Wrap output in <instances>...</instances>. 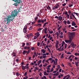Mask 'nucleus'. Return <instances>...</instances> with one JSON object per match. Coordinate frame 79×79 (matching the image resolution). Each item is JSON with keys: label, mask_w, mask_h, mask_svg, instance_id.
Wrapping results in <instances>:
<instances>
[{"label": "nucleus", "mask_w": 79, "mask_h": 79, "mask_svg": "<svg viewBox=\"0 0 79 79\" xmlns=\"http://www.w3.org/2000/svg\"><path fill=\"white\" fill-rule=\"evenodd\" d=\"M14 19L15 18L11 15H9L5 19H6V21H7V24H8V23H10L11 21H13L14 20Z\"/></svg>", "instance_id": "1"}, {"label": "nucleus", "mask_w": 79, "mask_h": 79, "mask_svg": "<svg viewBox=\"0 0 79 79\" xmlns=\"http://www.w3.org/2000/svg\"><path fill=\"white\" fill-rule=\"evenodd\" d=\"M20 11V10H19V9H18V11H17V10L15 9L14 10L13 12H12L11 15L15 18V17L17 16V15H18Z\"/></svg>", "instance_id": "2"}, {"label": "nucleus", "mask_w": 79, "mask_h": 79, "mask_svg": "<svg viewBox=\"0 0 79 79\" xmlns=\"http://www.w3.org/2000/svg\"><path fill=\"white\" fill-rule=\"evenodd\" d=\"M12 1H14L15 2H16L15 3V6H17L18 5H19V4L21 2V0H12Z\"/></svg>", "instance_id": "3"}, {"label": "nucleus", "mask_w": 79, "mask_h": 79, "mask_svg": "<svg viewBox=\"0 0 79 79\" xmlns=\"http://www.w3.org/2000/svg\"><path fill=\"white\" fill-rule=\"evenodd\" d=\"M75 33H74L72 32H69V38H71V40H72L73 39V37L74 35H75Z\"/></svg>", "instance_id": "4"}, {"label": "nucleus", "mask_w": 79, "mask_h": 79, "mask_svg": "<svg viewBox=\"0 0 79 79\" xmlns=\"http://www.w3.org/2000/svg\"><path fill=\"white\" fill-rule=\"evenodd\" d=\"M69 40H65V42H66V43H68L69 44H71V42H72V40H71V38H69Z\"/></svg>", "instance_id": "5"}, {"label": "nucleus", "mask_w": 79, "mask_h": 79, "mask_svg": "<svg viewBox=\"0 0 79 79\" xmlns=\"http://www.w3.org/2000/svg\"><path fill=\"white\" fill-rule=\"evenodd\" d=\"M27 27H24L23 29V32L24 33H26L27 32Z\"/></svg>", "instance_id": "6"}, {"label": "nucleus", "mask_w": 79, "mask_h": 79, "mask_svg": "<svg viewBox=\"0 0 79 79\" xmlns=\"http://www.w3.org/2000/svg\"><path fill=\"white\" fill-rule=\"evenodd\" d=\"M71 45H72L71 47L73 48H74L76 46V45L74 44V43H72L71 44Z\"/></svg>", "instance_id": "7"}, {"label": "nucleus", "mask_w": 79, "mask_h": 79, "mask_svg": "<svg viewBox=\"0 0 79 79\" xmlns=\"http://www.w3.org/2000/svg\"><path fill=\"white\" fill-rule=\"evenodd\" d=\"M23 49L24 50H29L30 49V47H27V46H25L24 47Z\"/></svg>", "instance_id": "8"}, {"label": "nucleus", "mask_w": 79, "mask_h": 79, "mask_svg": "<svg viewBox=\"0 0 79 79\" xmlns=\"http://www.w3.org/2000/svg\"><path fill=\"white\" fill-rule=\"evenodd\" d=\"M38 22L39 23H42V24H43V23H44V21L43 20H38Z\"/></svg>", "instance_id": "9"}, {"label": "nucleus", "mask_w": 79, "mask_h": 79, "mask_svg": "<svg viewBox=\"0 0 79 79\" xmlns=\"http://www.w3.org/2000/svg\"><path fill=\"white\" fill-rule=\"evenodd\" d=\"M35 35H36V36H37V37H39V36H40V34H39V32H37V33H36L35 34Z\"/></svg>", "instance_id": "10"}, {"label": "nucleus", "mask_w": 79, "mask_h": 79, "mask_svg": "<svg viewBox=\"0 0 79 79\" xmlns=\"http://www.w3.org/2000/svg\"><path fill=\"white\" fill-rule=\"evenodd\" d=\"M62 19H63V17H62L61 16H60L59 17L58 20H59V21H61Z\"/></svg>", "instance_id": "11"}, {"label": "nucleus", "mask_w": 79, "mask_h": 79, "mask_svg": "<svg viewBox=\"0 0 79 79\" xmlns=\"http://www.w3.org/2000/svg\"><path fill=\"white\" fill-rule=\"evenodd\" d=\"M22 67L23 70H25V69H26V66L22 65Z\"/></svg>", "instance_id": "12"}, {"label": "nucleus", "mask_w": 79, "mask_h": 79, "mask_svg": "<svg viewBox=\"0 0 79 79\" xmlns=\"http://www.w3.org/2000/svg\"><path fill=\"white\" fill-rule=\"evenodd\" d=\"M16 55V53L13 52L12 53L13 56H15Z\"/></svg>", "instance_id": "13"}, {"label": "nucleus", "mask_w": 79, "mask_h": 79, "mask_svg": "<svg viewBox=\"0 0 79 79\" xmlns=\"http://www.w3.org/2000/svg\"><path fill=\"white\" fill-rule=\"evenodd\" d=\"M27 53V51H23V54L24 55L26 53Z\"/></svg>", "instance_id": "14"}, {"label": "nucleus", "mask_w": 79, "mask_h": 79, "mask_svg": "<svg viewBox=\"0 0 79 79\" xmlns=\"http://www.w3.org/2000/svg\"><path fill=\"white\" fill-rule=\"evenodd\" d=\"M75 25H76V23H75L74 22L72 23V26H75Z\"/></svg>", "instance_id": "15"}, {"label": "nucleus", "mask_w": 79, "mask_h": 79, "mask_svg": "<svg viewBox=\"0 0 79 79\" xmlns=\"http://www.w3.org/2000/svg\"><path fill=\"white\" fill-rule=\"evenodd\" d=\"M63 55H64V54H62L61 55V57H60V58H62V59H63V58H64V56H63Z\"/></svg>", "instance_id": "16"}, {"label": "nucleus", "mask_w": 79, "mask_h": 79, "mask_svg": "<svg viewBox=\"0 0 79 79\" xmlns=\"http://www.w3.org/2000/svg\"><path fill=\"white\" fill-rule=\"evenodd\" d=\"M41 79H47V77H46L45 76H43V77L41 78Z\"/></svg>", "instance_id": "17"}, {"label": "nucleus", "mask_w": 79, "mask_h": 79, "mask_svg": "<svg viewBox=\"0 0 79 79\" xmlns=\"http://www.w3.org/2000/svg\"><path fill=\"white\" fill-rule=\"evenodd\" d=\"M74 55H75V56H79V53H75Z\"/></svg>", "instance_id": "18"}, {"label": "nucleus", "mask_w": 79, "mask_h": 79, "mask_svg": "<svg viewBox=\"0 0 79 79\" xmlns=\"http://www.w3.org/2000/svg\"><path fill=\"white\" fill-rule=\"evenodd\" d=\"M65 53L68 54V55H71V53L69 52H68L67 53H66V51H65Z\"/></svg>", "instance_id": "19"}, {"label": "nucleus", "mask_w": 79, "mask_h": 79, "mask_svg": "<svg viewBox=\"0 0 79 79\" xmlns=\"http://www.w3.org/2000/svg\"><path fill=\"white\" fill-rule=\"evenodd\" d=\"M47 9H48V10H51V8L49 6H48V7H47Z\"/></svg>", "instance_id": "20"}, {"label": "nucleus", "mask_w": 79, "mask_h": 79, "mask_svg": "<svg viewBox=\"0 0 79 79\" xmlns=\"http://www.w3.org/2000/svg\"><path fill=\"white\" fill-rule=\"evenodd\" d=\"M43 24H44V23H45L46 22H47V19H45L44 20H43Z\"/></svg>", "instance_id": "21"}, {"label": "nucleus", "mask_w": 79, "mask_h": 79, "mask_svg": "<svg viewBox=\"0 0 79 79\" xmlns=\"http://www.w3.org/2000/svg\"><path fill=\"white\" fill-rule=\"evenodd\" d=\"M41 52H43V53H45L46 51L44 50H42Z\"/></svg>", "instance_id": "22"}, {"label": "nucleus", "mask_w": 79, "mask_h": 79, "mask_svg": "<svg viewBox=\"0 0 79 79\" xmlns=\"http://www.w3.org/2000/svg\"><path fill=\"white\" fill-rule=\"evenodd\" d=\"M67 23L68 24H71V22H70L69 20L67 21Z\"/></svg>", "instance_id": "23"}, {"label": "nucleus", "mask_w": 79, "mask_h": 79, "mask_svg": "<svg viewBox=\"0 0 79 79\" xmlns=\"http://www.w3.org/2000/svg\"><path fill=\"white\" fill-rule=\"evenodd\" d=\"M44 75H45V76H46V75L47 76H48V74H47V72H44Z\"/></svg>", "instance_id": "24"}, {"label": "nucleus", "mask_w": 79, "mask_h": 79, "mask_svg": "<svg viewBox=\"0 0 79 79\" xmlns=\"http://www.w3.org/2000/svg\"><path fill=\"white\" fill-rule=\"evenodd\" d=\"M25 45V43H22V47H24Z\"/></svg>", "instance_id": "25"}, {"label": "nucleus", "mask_w": 79, "mask_h": 79, "mask_svg": "<svg viewBox=\"0 0 79 79\" xmlns=\"http://www.w3.org/2000/svg\"><path fill=\"white\" fill-rule=\"evenodd\" d=\"M66 17H67L68 19H69V15L68 14H67L66 15Z\"/></svg>", "instance_id": "26"}, {"label": "nucleus", "mask_w": 79, "mask_h": 79, "mask_svg": "<svg viewBox=\"0 0 79 79\" xmlns=\"http://www.w3.org/2000/svg\"><path fill=\"white\" fill-rule=\"evenodd\" d=\"M37 26H39V27H41V26H42V24H41L39 23L37 25Z\"/></svg>", "instance_id": "27"}, {"label": "nucleus", "mask_w": 79, "mask_h": 79, "mask_svg": "<svg viewBox=\"0 0 79 79\" xmlns=\"http://www.w3.org/2000/svg\"><path fill=\"white\" fill-rule=\"evenodd\" d=\"M73 13V14H76V15L77 16H78V15H79V14H78V13L74 12Z\"/></svg>", "instance_id": "28"}, {"label": "nucleus", "mask_w": 79, "mask_h": 79, "mask_svg": "<svg viewBox=\"0 0 79 79\" xmlns=\"http://www.w3.org/2000/svg\"><path fill=\"white\" fill-rule=\"evenodd\" d=\"M49 31L50 34H53V31L52 30L51 32L49 30Z\"/></svg>", "instance_id": "29"}, {"label": "nucleus", "mask_w": 79, "mask_h": 79, "mask_svg": "<svg viewBox=\"0 0 79 79\" xmlns=\"http://www.w3.org/2000/svg\"><path fill=\"white\" fill-rule=\"evenodd\" d=\"M30 52V50H29L28 51H27V54H29V53Z\"/></svg>", "instance_id": "30"}, {"label": "nucleus", "mask_w": 79, "mask_h": 79, "mask_svg": "<svg viewBox=\"0 0 79 79\" xmlns=\"http://www.w3.org/2000/svg\"><path fill=\"white\" fill-rule=\"evenodd\" d=\"M53 75H54V76H58V74H57V73H54L53 74Z\"/></svg>", "instance_id": "31"}, {"label": "nucleus", "mask_w": 79, "mask_h": 79, "mask_svg": "<svg viewBox=\"0 0 79 79\" xmlns=\"http://www.w3.org/2000/svg\"><path fill=\"white\" fill-rule=\"evenodd\" d=\"M46 24H46V23H45L43 25V27H45L46 26Z\"/></svg>", "instance_id": "32"}, {"label": "nucleus", "mask_w": 79, "mask_h": 79, "mask_svg": "<svg viewBox=\"0 0 79 79\" xmlns=\"http://www.w3.org/2000/svg\"><path fill=\"white\" fill-rule=\"evenodd\" d=\"M29 29L30 31H31V30H32V27H30L29 28Z\"/></svg>", "instance_id": "33"}, {"label": "nucleus", "mask_w": 79, "mask_h": 79, "mask_svg": "<svg viewBox=\"0 0 79 79\" xmlns=\"http://www.w3.org/2000/svg\"><path fill=\"white\" fill-rule=\"evenodd\" d=\"M53 68H52L51 69V70L50 71V72H53Z\"/></svg>", "instance_id": "34"}, {"label": "nucleus", "mask_w": 79, "mask_h": 79, "mask_svg": "<svg viewBox=\"0 0 79 79\" xmlns=\"http://www.w3.org/2000/svg\"><path fill=\"white\" fill-rule=\"evenodd\" d=\"M79 60V59L77 58V57H75V60Z\"/></svg>", "instance_id": "35"}, {"label": "nucleus", "mask_w": 79, "mask_h": 79, "mask_svg": "<svg viewBox=\"0 0 79 79\" xmlns=\"http://www.w3.org/2000/svg\"><path fill=\"white\" fill-rule=\"evenodd\" d=\"M65 5H66V3H64V4H62L63 6H64Z\"/></svg>", "instance_id": "36"}, {"label": "nucleus", "mask_w": 79, "mask_h": 79, "mask_svg": "<svg viewBox=\"0 0 79 79\" xmlns=\"http://www.w3.org/2000/svg\"><path fill=\"white\" fill-rule=\"evenodd\" d=\"M61 26H60V27H59L57 28V30H58V31H59V30H60V29L61 28Z\"/></svg>", "instance_id": "37"}, {"label": "nucleus", "mask_w": 79, "mask_h": 79, "mask_svg": "<svg viewBox=\"0 0 79 79\" xmlns=\"http://www.w3.org/2000/svg\"><path fill=\"white\" fill-rule=\"evenodd\" d=\"M28 78V77L27 76L26 77H23V79H27Z\"/></svg>", "instance_id": "38"}, {"label": "nucleus", "mask_w": 79, "mask_h": 79, "mask_svg": "<svg viewBox=\"0 0 79 79\" xmlns=\"http://www.w3.org/2000/svg\"><path fill=\"white\" fill-rule=\"evenodd\" d=\"M59 37L60 38H63V35H60L59 36Z\"/></svg>", "instance_id": "39"}, {"label": "nucleus", "mask_w": 79, "mask_h": 79, "mask_svg": "<svg viewBox=\"0 0 79 79\" xmlns=\"http://www.w3.org/2000/svg\"><path fill=\"white\" fill-rule=\"evenodd\" d=\"M41 30H42V28H40L38 29V31H41Z\"/></svg>", "instance_id": "40"}, {"label": "nucleus", "mask_w": 79, "mask_h": 79, "mask_svg": "<svg viewBox=\"0 0 79 79\" xmlns=\"http://www.w3.org/2000/svg\"><path fill=\"white\" fill-rule=\"evenodd\" d=\"M47 57V56H44V55H43V58H46Z\"/></svg>", "instance_id": "41"}, {"label": "nucleus", "mask_w": 79, "mask_h": 79, "mask_svg": "<svg viewBox=\"0 0 79 79\" xmlns=\"http://www.w3.org/2000/svg\"><path fill=\"white\" fill-rule=\"evenodd\" d=\"M35 21H36V20H37V19H38V17L36 16V18H35Z\"/></svg>", "instance_id": "42"}, {"label": "nucleus", "mask_w": 79, "mask_h": 79, "mask_svg": "<svg viewBox=\"0 0 79 79\" xmlns=\"http://www.w3.org/2000/svg\"><path fill=\"white\" fill-rule=\"evenodd\" d=\"M64 24H66V23H67V22H66V20H64Z\"/></svg>", "instance_id": "43"}, {"label": "nucleus", "mask_w": 79, "mask_h": 79, "mask_svg": "<svg viewBox=\"0 0 79 79\" xmlns=\"http://www.w3.org/2000/svg\"><path fill=\"white\" fill-rule=\"evenodd\" d=\"M35 69L36 70H39V69L37 68V67H35Z\"/></svg>", "instance_id": "44"}, {"label": "nucleus", "mask_w": 79, "mask_h": 79, "mask_svg": "<svg viewBox=\"0 0 79 79\" xmlns=\"http://www.w3.org/2000/svg\"><path fill=\"white\" fill-rule=\"evenodd\" d=\"M27 72H26L25 73V74H24V76H25V77H26V75H27Z\"/></svg>", "instance_id": "45"}, {"label": "nucleus", "mask_w": 79, "mask_h": 79, "mask_svg": "<svg viewBox=\"0 0 79 79\" xmlns=\"http://www.w3.org/2000/svg\"><path fill=\"white\" fill-rule=\"evenodd\" d=\"M72 56H73V55H71L68 58V59L69 60V59H70V58H71V57H72Z\"/></svg>", "instance_id": "46"}, {"label": "nucleus", "mask_w": 79, "mask_h": 79, "mask_svg": "<svg viewBox=\"0 0 79 79\" xmlns=\"http://www.w3.org/2000/svg\"><path fill=\"white\" fill-rule=\"evenodd\" d=\"M30 34H28L27 35V37H28V38L30 37Z\"/></svg>", "instance_id": "47"}, {"label": "nucleus", "mask_w": 79, "mask_h": 79, "mask_svg": "<svg viewBox=\"0 0 79 79\" xmlns=\"http://www.w3.org/2000/svg\"><path fill=\"white\" fill-rule=\"evenodd\" d=\"M47 31V28H45L44 29V31Z\"/></svg>", "instance_id": "48"}, {"label": "nucleus", "mask_w": 79, "mask_h": 79, "mask_svg": "<svg viewBox=\"0 0 79 79\" xmlns=\"http://www.w3.org/2000/svg\"><path fill=\"white\" fill-rule=\"evenodd\" d=\"M64 14H65V15H67L68 14V12H67V11H65Z\"/></svg>", "instance_id": "49"}, {"label": "nucleus", "mask_w": 79, "mask_h": 79, "mask_svg": "<svg viewBox=\"0 0 79 79\" xmlns=\"http://www.w3.org/2000/svg\"><path fill=\"white\" fill-rule=\"evenodd\" d=\"M75 65L76 66H77V67L78 66V64H77V63H76V62L75 63Z\"/></svg>", "instance_id": "50"}, {"label": "nucleus", "mask_w": 79, "mask_h": 79, "mask_svg": "<svg viewBox=\"0 0 79 79\" xmlns=\"http://www.w3.org/2000/svg\"><path fill=\"white\" fill-rule=\"evenodd\" d=\"M45 59H43L42 61V63H44L45 62Z\"/></svg>", "instance_id": "51"}, {"label": "nucleus", "mask_w": 79, "mask_h": 79, "mask_svg": "<svg viewBox=\"0 0 79 79\" xmlns=\"http://www.w3.org/2000/svg\"><path fill=\"white\" fill-rule=\"evenodd\" d=\"M72 16L74 18H75V19H76V18L75 17V16H74V15H72Z\"/></svg>", "instance_id": "52"}, {"label": "nucleus", "mask_w": 79, "mask_h": 79, "mask_svg": "<svg viewBox=\"0 0 79 79\" xmlns=\"http://www.w3.org/2000/svg\"><path fill=\"white\" fill-rule=\"evenodd\" d=\"M57 68L59 69H60V65H59L57 66Z\"/></svg>", "instance_id": "53"}, {"label": "nucleus", "mask_w": 79, "mask_h": 79, "mask_svg": "<svg viewBox=\"0 0 79 79\" xmlns=\"http://www.w3.org/2000/svg\"><path fill=\"white\" fill-rule=\"evenodd\" d=\"M64 47H65V48H66L67 47V44H65Z\"/></svg>", "instance_id": "54"}, {"label": "nucleus", "mask_w": 79, "mask_h": 79, "mask_svg": "<svg viewBox=\"0 0 79 79\" xmlns=\"http://www.w3.org/2000/svg\"><path fill=\"white\" fill-rule=\"evenodd\" d=\"M41 62H42V60H40L39 62H38V63L39 64H40V63H41Z\"/></svg>", "instance_id": "55"}, {"label": "nucleus", "mask_w": 79, "mask_h": 79, "mask_svg": "<svg viewBox=\"0 0 79 79\" xmlns=\"http://www.w3.org/2000/svg\"><path fill=\"white\" fill-rule=\"evenodd\" d=\"M61 70H62V69H60L59 70V73H61Z\"/></svg>", "instance_id": "56"}, {"label": "nucleus", "mask_w": 79, "mask_h": 79, "mask_svg": "<svg viewBox=\"0 0 79 79\" xmlns=\"http://www.w3.org/2000/svg\"><path fill=\"white\" fill-rule=\"evenodd\" d=\"M53 60V59L50 58L48 60V61H49V60Z\"/></svg>", "instance_id": "57"}, {"label": "nucleus", "mask_w": 79, "mask_h": 79, "mask_svg": "<svg viewBox=\"0 0 79 79\" xmlns=\"http://www.w3.org/2000/svg\"><path fill=\"white\" fill-rule=\"evenodd\" d=\"M55 18H56V19H58L59 17H58L57 16H56L55 17Z\"/></svg>", "instance_id": "58"}, {"label": "nucleus", "mask_w": 79, "mask_h": 79, "mask_svg": "<svg viewBox=\"0 0 79 79\" xmlns=\"http://www.w3.org/2000/svg\"><path fill=\"white\" fill-rule=\"evenodd\" d=\"M37 36H35L34 37V39L35 40L36 39H37Z\"/></svg>", "instance_id": "59"}, {"label": "nucleus", "mask_w": 79, "mask_h": 79, "mask_svg": "<svg viewBox=\"0 0 79 79\" xmlns=\"http://www.w3.org/2000/svg\"><path fill=\"white\" fill-rule=\"evenodd\" d=\"M56 6H57V7H59V6H60V5H59V3H58V4H57L56 5Z\"/></svg>", "instance_id": "60"}, {"label": "nucleus", "mask_w": 79, "mask_h": 79, "mask_svg": "<svg viewBox=\"0 0 79 79\" xmlns=\"http://www.w3.org/2000/svg\"><path fill=\"white\" fill-rule=\"evenodd\" d=\"M30 36H33V34H32V33H30Z\"/></svg>", "instance_id": "61"}, {"label": "nucleus", "mask_w": 79, "mask_h": 79, "mask_svg": "<svg viewBox=\"0 0 79 79\" xmlns=\"http://www.w3.org/2000/svg\"><path fill=\"white\" fill-rule=\"evenodd\" d=\"M55 7L56 8H56H58V7H57V6L56 5L55 6Z\"/></svg>", "instance_id": "62"}, {"label": "nucleus", "mask_w": 79, "mask_h": 79, "mask_svg": "<svg viewBox=\"0 0 79 79\" xmlns=\"http://www.w3.org/2000/svg\"><path fill=\"white\" fill-rule=\"evenodd\" d=\"M37 45L38 46H40V43H38Z\"/></svg>", "instance_id": "63"}, {"label": "nucleus", "mask_w": 79, "mask_h": 79, "mask_svg": "<svg viewBox=\"0 0 79 79\" xmlns=\"http://www.w3.org/2000/svg\"><path fill=\"white\" fill-rule=\"evenodd\" d=\"M52 39V37H50L49 38V40H51Z\"/></svg>", "instance_id": "64"}]
</instances>
